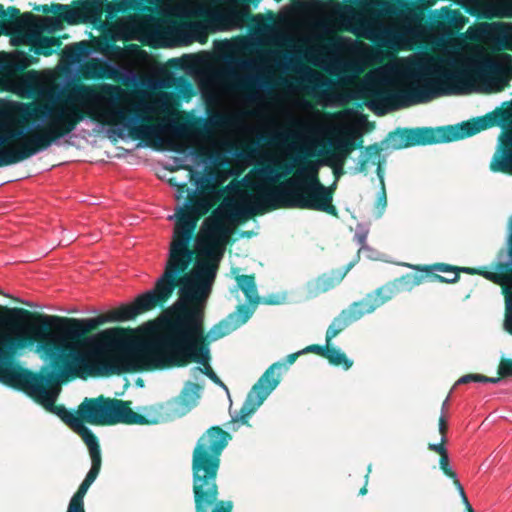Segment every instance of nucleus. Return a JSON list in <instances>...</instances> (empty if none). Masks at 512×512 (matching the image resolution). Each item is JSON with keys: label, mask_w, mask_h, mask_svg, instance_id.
Returning <instances> with one entry per match:
<instances>
[{"label": "nucleus", "mask_w": 512, "mask_h": 512, "mask_svg": "<svg viewBox=\"0 0 512 512\" xmlns=\"http://www.w3.org/2000/svg\"><path fill=\"white\" fill-rule=\"evenodd\" d=\"M294 106L306 112L307 117L292 120L298 129L291 136L297 141L287 145L285 155L296 151L298 156H320L329 145L334 151L330 160L342 164L353 152L356 140L362 137L368 123L365 115L352 108L334 113L322 112L314 110L304 98L296 99ZM328 161L308 162L296 169L291 177L272 187L268 184L289 175L294 163L285 165L281 172L271 166L252 169L242 181L254 193L241 189L234 191L204 220L197 234L198 258L195 264L218 270L236 226L268 208H299L336 215L332 204L333 187L324 186L318 178L320 166Z\"/></svg>", "instance_id": "nucleus-1"}, {"label": "nucleus", "mask_w": 512, "mask_h": 512, "mask_svg": "<svg viewBox=\"0 0 512 512\" xmlns=\"http://www.w3.org/2000/svg\"><path fill=\"white\" fill-rule=\"evenodd\" d=\"M137 304L122 305L94 318H67L34 314L24 308L0 306V382L26 392L47 410L58 415L84 440L94 435L85 419L64 407L55 406L57 389H47L41 377L22 368L16 361L18 350L33 347L57 378H80L132 371L124 329L108 328L87 337L81 350L78 338L108 323L133 319L150 310Z\"/></svg>", "instance_id": "nucleus-2"}, {"label": "nucleus", "mask_w": 512, "mask_h": 512, "mask_svg": "<svg viewBox=\"0 0 512 512\" xmlns=\"http://www.w3.org/2000/svg\"><path fill=\"white\" fill-rule=\"evenodd\" d=\"M124 90L107 85H75L63 96L46 102L12 101L0 107V167L26 160L69 136L85 120L116 128L120 135L145 141L156 149L175 150L188 134V126L175 119L147 124L170 114L166 93L137 101L130 115Z\"/></svg>", "instance_id": "nucleus-3"}, {"label": "nucleus", "mask_w": 512, "mask_h": 512, "mask_svg": "<svg viewBox=\"0 0 512 512\" xmlns=\"http://www.w3.org/2000/svg\"><path fill=\"white\" fill-rule=\"evenodd\" d=\"M512 75V56H483L477 44L451 39L438 57L415 53L368 72L356 83V94L309 69L303 79L308 93L323 107H340L353 98H371L368 107L378 114L425 103L445 95L502 90Z\"/></svg>", "instance_id": "nucleus-4"}, {"label": "nucleus", "mask_w": 512, "mask_h": 512, "mask_svg": "<svg viewBox=\"0 0 512 512\" xmlns=\"http://www.w3.org/2000/svg\"><path fill=\"white\" fill-rule=\"evenodd\" d=\"M217 270L194 264L179 286V299L154 323L147 324L148 337L140 339L124 329L131 370L181 366L195 361L214 383L228 392L227 386L209 365L210 352L204 345L203 310Z\"/></svg>", "instance_id": "nucleus-5"}, {"label": "nucleus", "mask_w": 512, "mask_h": 512, "mask_svg": "<svg viewBox=\"0 0 512 512\" xmlns=\"http://www.w3.org/2000/svg\"><path fill=\"white\" fill-rule=\"evenodd\" d=\"M169 184L176 188L175 198L179 202L175 213L168 216L174 221L171 241L168 247L164 272L156 281L153 290L138 296L137 304L143 308H154L170 298L182 277L195 258H198L195 229L199 218L206 214L218 202L224 190L218 189L223 178L218 174L207 173L195 180V188L189 189L185 183L174 176Z\"/></svg>", "instance_id": "nucleus-6"}, {"label": "nucleus", "mask_w": 512, "mask_h": 512, "mask_svg": "<svg viewBox=\"0 0 512 512\" xmlns=\"http://www.w3.org/2000/svg\"><path fill=\"white\" fill-rule=\"evenodd\" d=\"M230 436L219 427H212L199 439L193 453V490L197 512H208L217 498L215 483L219 456ZM230 502H219L213 512H231Z\"/></svg>", "instance_id": "nucleus-7"}, {"label": "nucleus", "mask_w": 512, "mask_h": 512, "mask_svg": "<svg viewBox=\"0 0 512 512\" xmlns=\"http://www.w3.org/2000/svg\"><path fill=\"white\" fill-rule=\"evenodd\" d=\"M131 402L111 398H85L79 405V414L86 422L93 425H149L163 420L162 406H147L135 412L130 407Z\"/></svg>", "instance_id": "nucleus-8"}, {"label": "nucleus", "mask_w": 512, "mask_h": 512, "mask_svg": "<svg viewBox=\"0 0 512 512\" xmlns=\"http://www.w3.org/2000/svg\"><path fill=\"white\" fill-rule=\"evenodd\" d=\"M113 31L117 39L139 40L154 47H170L173 38L179 33V29L162 21L138 19L126 17L113 25Z\"/></svg>", "instance_id": "nucleus-9"}, {"label": "nucleus", "mask_w": 512, "mask_h": 512, "mask_svg": "<svg viewBox=\"0 0 512 512\" xmlns=\"http://www.w3.org/2000/svg\"><path fill=\"white\" fill-rule=\"evenodd\" d=\"M209 124L219 131L208 129L206 134L201 138V148L205 156L216 158L228 146L226 132L223 130L233 129L236 131H246L247 124L238 113L217 112L209 117Z\"/></svg>", "instance_id": "nucleus-10"}, {"label": "nucleus", "mask_w": 512, "mask_h": 512, "mask_svg": "<svg viewBox=\"0 0 512 512\" xmlns=\"http://www.w3.org/2000/svg\"><path fill=\"white\" fill-rule=\"evenodd\" d=\"M491 121L480 119L475 122H467L458 126L446 128H424L411 131L406 145H426L440 142H450L472 136L481 130L488 128Z\"/></svg>", "instance_id": "nucleus-11"}, {"label": "nucleus", "mask_w": 512, "mask_h": 512, "mask_svg": "<svg viewBox=\"0 0 512 512\" xmlns=\"http://www.w3.org/2000/svg\"><path fill=\"white\" fill-rule=\"evenodd\" d=\"M5 89L26 98L45 99L53 93L54 86L49 77L36 71L5 79Z\"/></svg>", "instance_id": "nucleus-12"}, {"label": "nucleus", "mask_w": 512, "mask_h": 512, "mask_svg": "<svg viewBox=\"0 0 512 512\" xmlns=\"http://www.w3.org/2000/svg\"><path fill=\"white\" fill-rule=\"evenodd\" d=\"M282 366L283 364L279 362L272 364L253 386L241 408L242 418L251 415L259 408L267 396L277 387Z\"/></svg>", "instance_id": "nucleus-13"}, {"label": "nucleus", "mask_w": 512, "mask_h": 512, "mask_svg": "<svg viewBox=\"0 0 512 512\" xmlns=\"http://www.w3.org/2000/svg\"><path fill=\"white\" fill-rule=\"evenodd\" d=\"M404 24L399 31L393 27H385L383 30L384 38L393 46H404L411 42H416L426 37L427 29L422 23L420 16L412 11L402 14Z\"/></svg>", "instance_id": "nucleus-14"}, {"label": "nucleus", "mask_w": 512, "mask_h": 512, "mask_svg": "<svg viewBox=\"0 0 512 512\" xmlns=\"http://www.w3.org/2000/svg\"><path fill=\"white\" fill-rule=\"evenodd\" d=\"M203 387L199 384L187 382L179 396L168 401L166 404H157L156 406H162L163 420L180 417L187 414L194 407H196L201 398V392Z\"/></svg>", "instance_id": "nucleus-15"}, {"label": "nucleus", "mask_w": 512, "mask_h": 512, "mask_svg": "<svg viewBox=\"0 0 512 512\" xmlns=\"http://www.w3.org/2000/svg\"><path fill=\"white\" fill-rule=\"evenodd\" d=\"M380 304L377 298H367L353 303L348 309L343 310L330 324L326 332V342L336 337L344 328L352 322L359 320L366 314L373 312Z\"/></svg>", "instance_id": "nucleus-16"}, {"label": "nucleus", "mask_w": 512, "mask_h": 512, "mask_svg": "<svg viewBox=\"0 0 512 512\" xmlns=\"http://www.w3.org/2000/svg\"><path fill=\"white\" fill-rule=\"evenodd\" d=\"M344 38H338L332 43L331 50L320 61V66L332 75H340L347 72H359L360 61L352 56H344L341 49L345 44Z\"/></svg>", "instance_id": "nucleus-17"}, {"label": "nucleus", "mask_w": 512, "mask_h": 512, "mask_svg": "<svg viewBox=\"0 0 512 512\" xmlns=\"http://www.w3.org/2000/svg\"><path fill=\"white\" fill-rule=\"evenodd\" d=\"M469 13L484 18L512 16V0H458Z\"/></svg>", "instance_id": "nucleus-18"}, {"label": "nucleus", "mask_w": 512, "mask_h": 512, "mask_svg": "<svg viewBox=\"0 0 512 512\" xmlns=\"http://www.w3.org/2000/svg\"><path fill=\"white\" fill-rule=\"evenodd\" d=\"M9 26L13 32L33 30L34 32L52 33L62 29V21L59 17H38L27 12L9 23Z\"/></svg>", "instance_id": "nucleus-19"}, {"label": "nucleus", "mask_w": 512, "mask_h": 512, "mask_svg": "<svg viewBox=\"0 0 512 512\" xmlns=\"http://www.w3.org/2000/svg\"><path fill=\"white\" fill-rule=\"evenodd\" d=\"M347 13L342 15L343 26L346 30L358 37L369 40L377 39L376 22L363 13H356L351 7L346 8Z\"/></svg>", "instance_id": "nucleus-20"}, {"label": "nucleus", "mask_w": 512, "mask_h": 512, "mask_svg": "<svg viewBox=\"0 0 512 512\" xmlns=\"http://www.w3.org/2000/svg\"><path fill=\"white\" fill-rule=\"evenodd\" d=\"M490 170L512 174V129L499 137V146L491 159Z\"/></svg>", "instance_id": "nucleus-21"}, {"label": "nucleus", "mask_w": 512, "mask_h": 512, "mask_svg": "<svg viewBox=\"0 0 512 512\" xmlns=\"http://www.w3.org/2000/svg\"><path fill=\"white\" fill-rule=\"evenodd\" d=\"M350 265L342 270L333 271L324 274L317 279L310 281L306 286V293L309 297H315L321 293H325L338 285L346 276L350 269Z\"/></svg>", "instance_id": "nucleus-22"}, {"label": "nucleus", "mask_w": 512, "mask_h": 512, "mask_svg": "<svg viewBox=\"0 0 512 512\" xmlns=\"http://www.w3.org/2000/svg\"><path fill=\"white\" fill-rule=\"evenodd\" d=\"M200 86L208 98L217 100L224 92L222 73L216 69L204 71L201 75Z\"/></svg>", "instance_id": "nucleus-23"}, {"label": "nucleus", "mask_w": 512, "mask_h": 512, "mask_svg": "<svg viewBox=\"0 0 512 512\" xmlns=\"http://www.w3.org/2000/svg\"><path fill=\"white\" fill-rule=\"evenodd\" d=\"M248 318L249 315H241V311H237L235 314L230 315L227 319L213 326L208 332L207 338L210 341H216L244 324Z\"/></svg>", "instance_id": "nucleus-24"}, {"label": "nucleus", "mask_w": 512, "mask_h": 512, "mask_svg": "<svg viewBox=\"0 0 512 512\" xmlns=\"http://www.w3.org/2000/svg\"><path fill=\"white\" fill-rule=\"evenodd\" d=\"M24 32H27V43L33 46L37 53L50 55L52 49L60 45L59 39L42 36V32H34L33 30H25Z\"/></svg>", "instance_id": "nucleus-25"}, {"label": "nucleus", "mask_w": 512, "mask_h": 512, "mask_svg": "<svg viewBox=\"0 0 512 512\" xmlns=\"http://www.w3.org/2000/svg\"><path fill=\"white\" fill-rule=\"evenodd\" d=\"M85 444L87 445L91 457L92 466L89 472L87 473L85 477V481L89 483H93L95 479L97 478L100 467H101V453L98 441L95 437V435H92L91 437H88L83 440Z\"/></svg>", "instance_id": "nucleus-26"}, {"label": "nucleus", "mask_w": 512, "mask_h": 512, "mask_svg": "<svg viewBox=\"0 0 512 512\" xmlns=\"http://www.w3.org/2000/svg\"><path fill=\"white\" fill-rule=\"evenodd\" d=\"M307 351H316L326 357L329 362L336 366H343L344 369L348 370L353 362L347 358V356L339 349L329 347L327 344L326 348L323 349L318 346H311L306 349Z\"/></svg>", "instance_id": "nucleus-27"}, {"label": "nucleus", "mask_w": 512, "mask_h": 512, "mask_svg": "<svg viewBox=\"0 0 512 512\" xmlns=\"http://www.w3.org/2000/svg\"><path fill=\"white\" fill-rule=\"evenodd\" d=\"M500 25V23H479L470 26L466 30L465 36L470 40L486 41L498 31Z\"/></svg>", "instance_id": "nucleus-28"}, {"label": "nucleus", "mask_w": 512, "mask_h": 512, "mask_svg": "<svg viewBox=\"0 0 512 512\" xmlns=\"http://www.w3.org/2000/svg\"><path fill=\"white\" fill-rule=\"evenodd\" d=\"M78 9L83 22H95L102 14V0H87Z\"/></svg>", "instance_id": "nucleus-29"}, {"label": "nucleus", "mask_w": 512, "mask_h": 512, "mask_svg": "<svg viewBox=\"0 0 512 512\" xmlns=\"http://www.w3.org/2000/svg\"><path fill=\"white\" fill-rule=\"evenodd\" d=\"M439 464H440V468L443 470V472L450 478L453 479V482H454V485L455 487L457 488L460 496H461V499L463 501V503L466 505V507L470 510V512H472V508H471V505L467 499V496L465 494V491H464V488L463 486L461 485L460 481L457 479V476H456V473L452 470V468L450 467L449 465V458H448V454H445L443 456L440 457V461H439Z\"/></svg>", "instance_id": "nucleus-30"}, {"label": "nucleus", "mask_w": 512, "mask_h": 512, "mask_svg": "<svg viewBox=\"0 0 512 512\" xmlns=\"http://www.w3.org/2000/svg\"><path fill=\"white\" fill-rule=\"evenodd\" d=\"M238 287L245 293L250 302L257 299V290L252 276L242 275L237 277Z\"/></svg>", "instance_id": "nucleus-31"}, {"label": "nucleus", "mask_w": 512, "mask_h": 512, "mask_svg": "<svg viewBox=\"0 0 512 512\" xmlns=\"http://www.w3.org/2000/svg\"><path fill=\"white\" fill-rule=\"evenodd\" d=\"M91 485H92L91 483H89L85 480L81 483L78 491L72 497V499L69 503L67 512H84L83 498Z\"/></svg>", "instance_id": "nucleus-32"}, {"label": "nucleus", "mask_w": 512, "mask_h": 512, "mask_svg": "<svg viewBox=\"0 0 512 512\" xmlns=\"http://www.w3.org/2000/svg\"><path fill=\"white\" fill-rule=\"evenodd\" d=\"M112 74L115 78L127 84L135 83L137 80L136 72L133 69L124 66H113Z\"/></svg>", "instance_id": "nucleus-33"}, {"label": "nucleus", "mask_w": 512, "mask_h": 512, "mask_svg": "<svg viewBox=\"0 0 512 512\" xmlns=\"http://www.w3.org/2000/svg\"><path fill=\"white\" fill-rule=\"evenodd\" d=\"M65 55L73 62H80L86 55L83 43H76L65 47Z\"/></svg>", "instance_id": "nucleus-34"}, {"label": "nucleus", "mask_w": 512, "mask_h": 512, "mask_svg": "<svg viewBox=\"0 0 512 512\" xmlns=\"http://www.w3.org/2000/svg\"><path fill=\"white\" fill-rule=\"evenodd\" d=\"M271 36L273 42L278 45H283L286 41H295L297 39L296 31L293 27L289 26L286 33L279 31H272Z\"/></svg>", "instance_id": "nucleus-35"}, {"label": "nucleus", "mask_w": 512, "mask_h": 512, "mask_svg": "<svg viewBox=\"0 0 512 512\" xmlns=\"http://www.w3.org/2000/svg\"><path fill=\"white\" fill-rule=\"evenodd\" d=\"M215 18L225 21L228 26H238L241 22L239 13L236 10H228L223 13H219Z\"/></svg>", "instance_id": "nucleus-36"}, {"label": "nucleus", "mask_w": 512, "mask_h": 512, "mask_svg": "<svg viewBox=\"0 0 512 512\" xmlns=\"http://www.w3.org/2000/svg\"><path fill=\"white\" fill-rule=\"evenodd\" d=\"M369 234V228L366 225L359 224L357 225L355 232V239L361 245L360 251L368 250V246L366 245V239Z\"/></svg>", "instance_id": "nucleus-37"}, {"label": "nucleus", "mask_w": 512, "mask_h": 512, "mask_svg": "<svg viewBox=\"0 0 512 512\" xmlns=\"http://www.w3.org/2000/svg\"><path fill=\"white\" fill-rule=\"evenodd\" d=\"M505 330L512 334V294L506 296V315L504 321Z\"/></svg>", "instance_id": "nucleus-38"}, {"label": "nucleus", "mask_w": 512, "mask_h": 512, "mask_svg": "<svg viewBox=\"0 0 512 512\" xmlns=\"http://www.w3.org/2000/svg\"><path fill=\"white\" fill-rule=\"evenodd\" d=\"M62 17L69 23V24H76L81 20L80 17V11L77 8L67 9L64 13H62Z\"/></svg>", "instance_id": "nucleus-39"}, {"label": "nucleus", "mask_w": 512, "mask_h": 512, "mask_svg": "<svg viewBox=\"0 0 512 512\" xmlns=\"http://www.w3.org/2000/svg\"><path fill=\"white\" fill-rule=\"evenodd\" d=\"M188 31H189L190 35L195 39L200 38L205 35L204 27L202 26V24L197 23V22L191 23L188 26Z\"/></svg>", "instance_id": "nucleus-40"}, {"label": "nucleus", "mask_w": 512, "mask_h": 512, "mask_svg": "<svg viewBox=\"0 0 512 512\" xmlns=\"http://www.w3.org/2000/svg\"><path fill=\"white\" fill-rule=\"evenodd\" d=\"M498 372L501 376H511L512 375V360L503 359L499 364Z\"/></svg>", "instance_id": "nucleus-41"}, {"label": "nucleus", "mask_w": 512, "mask_h": 512, "mask_svg": "<svg viewBox=\"0 0 512 512\" xmlns=\"http://www.w3.org/2000/svg\"><path fill=\"white\" fill-rule=\"evenodd\" d=\"M470 382H481L480 374H467L460 377L457 381V384H466Z\"/></svg>", "instance_id": "nucleus-42"}, {"label": "nucleus", "mask_w": 512, "mask_h": 512, "mask_svg": "<svg viewBox=\"0 0 512 512\" xmlns=\"http://www.w3.org/2000/svg\"><path fill=\"white\" fill-rule=\"evenodd\" d=\"M16 63L19 64L21 68H27L32 64V62L28 59L27 56L24 55V53L17 52L15 55Z\"/></svg>", "instance_id": "nucleus-43"}, {"label": "nucleus", "mask_w": 512, "mask_h": 512, "mask_svg": "<svg viewBox=\"0 0 512 512\" xmlns=\"http://www.w3.org/2000/svg\"><path fill=\"white\" fill-rule=\"evenodd\" d=\"M446 430H447L446 418H445V415L441 414V416L439 418V432L442 437V443H445V441H446V437H445Z\"/></svg>", "instance_id": "nucleus-44"}, {"label": "nucleus", "mask_w": 512, "mask_h": 512, "mask_svg": "<svg viewBox=\"0 0 512 512\" xmlns=\"http://www.w3.org/2000/svg\"><path fill=\"white\" fill-rule=\"evenodd\" d=\"M386 205H387V199H386V193H385V190L383 187L381 193L378 196V200H377V206L380 209V214H382Z\"/></svg>", "instance_id": "nucleus-45"}, {"label": "nucleus", "mask_w": 512, "mask_h": 512, "mask_svg": "<svg viewBox=\"0 0 512 512\" xmlns=\"http://www.w3.org/2000/svg\"><path fill=\"white\" fill-rule=\"evenodd\" d=\"M428 448L431 450V451H434L436 453H438L441 456L447 454V451L444 447V443H442V441L440 443H437V444H429Z\"/></svg>", "instance_id": "nucleus-46"}, {"label": "nucleus", "mask_w": 512, "mask_h": 512, "mask_svg": "<svg viewBox=\"0 0 512 512\" xmlns=\"http://www.w3.org/2000/svg\"><path fill=\"white\" fill-rule=\"evenodd\" d=\"M146 86L150 89H158L164 86V82L159 79H150L148 80Z\"/></svg>", "instance_id": "nucleus-47"}, {"label": "nucleus", "mask_w": 512, "mask_h": 512, "mask_svg": "<svg viewBox=\"0 0 512 512\" xmlns=\"http://www.w3.org/2000/svg\"><path fill=\"white\" fill-rule=\"evenodd\" d=\"M65 8H67V6L62 5V4H57V5H53L51 9H47L46 7H44V8H43V11H44V12H49V11H51V12L56 13V12H59V11H61V10L65 9Z\"/></svg>", "instance_id": "nucleus-48"}, {"label": "nucleus", "mask_w": 512, "mask_h": 512, "mask_svg": "<svg viewBox=\"0 0 512 512\" xmlns=\"http://www.w3.org/2000/svg\"><path fill=\"white\" fill-rule=\"evenodd\" d=\"M481 382H483V383H498V382H500V378L487 377V376L481 375Z\"/></svg>", "instance_id": "nucleus-49"}, {"label": "nucleus", "mask_w": 512, "mask_h": 512, "mask_svg": "<svg viewBox=\"0 0 512 512\" xmlns=\"http://www.w3.org/2000/svg\"><path fill=\"white\" fill-rule=\"evenodd\" d=\"M316 26L321 27L325 33H330L332 31L331 27L322 21L317 22Z\"/></svg>", "instance_id": "nucleus-50"}, {"label": "nucleus", "mask_w": 512, "mask_h": 512, "mask_svg": "<svg viewBox=\"0 0 512 512\" xmlns=\"http://www.w3.org/2000/svg\"><path fill=\"white\" fill-rule=\"evenodd\" d=\"M278 52L277 51H268L267 54H266V58L268 60H275V58L278 56Z\"/></svg>", "instance_id": "nucleus-51"}, {"label": "nucleus", "mask_w": 512, "mask_h": 512, "mask_svg": "<svg viewBox=\"0 0 512 512\" xmlns=\"http://www.w3.org/2000/svg\"><path fill=\"white\" fill-rule=\"evenodd\" d=\"M127 4H128V0H120V2L118 3V7L116 9L117 10H125L127 7Z\"/></svg>", "instance_id": "nucleus-52"}, {"label": "nucleus", "mask_w": 512, "mask_h": 512, "mask_svg": "<svg viewBox=\"0 0 512 512\" xmlns=\"http://www.w3.org/2000/svg\"><path fill=\"white\" fill-rule=\"evenodd\" d=\"M300 353H301V352L288 355V356H287V362H288V364H292V363H294V361L296 360L297 356H298Z\"/></svg>", "instance_id": "nucleus-53"}, {"label": "nucleus", "mask_w": 512, "mask_h": 512, "mask_svg": "<svg viewBox=\"0 0 512 512\" xmlns=\"http://www.w3.org/2000/svg\"><path fill=\"white\" fill-rule=\"evenodd\" d=\"M8 13L10 17L14 18L17 15L18 10L16 8H9Z\"/></svg>", "instance_id": "nucleus-54"}, {"label": "nucleus", "mask_w": 512, "mask_h": 512, "mask_svg": "<svg viewBox=\"0 0 512 512\" xmlns=\"http://www.w3.org/2000/svg\"><path fill=\"white\" fill-rule=\"evenodd\" d=\"M281 162H282V159H281V157H279V156H275V157L273 158V160H272V163H273L274 165H278V166H279V165H281Z\"/></svg>", "instance_id": "nucleus-55"}, {"label": "nucleus", "mask_w": 512, "mask_h": 512, "mask_svg": "<svg viewBox=\"0 0 512 512\" xmlns=\"http://www.w3.org/2000/svg\"><path fill=\"white\" fill-rule=\"evenodd\" d=\"M187 177L189 178V180H190V181H192V180H193V178H194V172H193V170H189V171H188Z\"/></svg>", "instance_id": "nucleus-56"}, {"label": "nucleus", "mask_w": 512, "mask_h": 512, "mask_svg": "<svg viewBox=\"0 0 512 512\" xmlns=\"http://www.w3.org/2000/svg\"><path fill=\"white\" fill-rule=\"evenodd\" d=\"M447 403H448V398H446V400L444 401L443 405H442V414L444 415L445 413V410H446V407H447Z\"/></svg>", "instance_id": "nucleus-57"}, {"label": "nucleus", "mask_w": 512, "mask_h": 512, "mask_svg": "<svg viewBox=\"0 0 512 512\" xmlns=\"http://www.w3.org/2000/svg\"><path fill=\"white\" fill-rule=\"evenodd\" d=\"M6 15V11L2 5H0V17H4Z\"/></svg>", "instance_id": "nucleus-58"}, {"label": "nucleus", "mask_w": 512, "mask_h": 512, "mask_svg": "<svg viewBox=\"0 0 512 512\" xmlns=\"http://www.w3.org/2000/svg\"><path fill=\"white\" fill-rule=\"evenodd\" d=\"M459 22H460L459 26H460V27H461V26H463V25H464V22H465L464 17H462V16H461V17L459 18Z\"/></svg>", "instance_id": "nucleus-59"}, {"label": "nucleus", "mask_w": 512, "mask_h": 512, "mask_svg": "<svg viewBox=\"0 0 512 512\" xmlns=\"http://www.w3.org/2000/svg\"><path fill=\"white\" fill-rule=\"evenodd\" d=\"M72 241H73V238H72V237H69V238L66 240V242H67V243H70V242H72Z\"/></svg>", "instance_id": "nucleus-60"}, {"label": "nucleus", "mask_w": 512, "mask_h": 512, "mask_svg": "<svg viewBox=\"0 0 512 512\" xmlns=\"http://www.w3.org/2000/svg\"><path fill=\"white\" fill-rule=\"evenodd\" d=\"M360 493L361 494H365L366 493V489L365 488L361 489Z\"/></svg>", "instance_id": "nucleus-61"}]
</instances>
